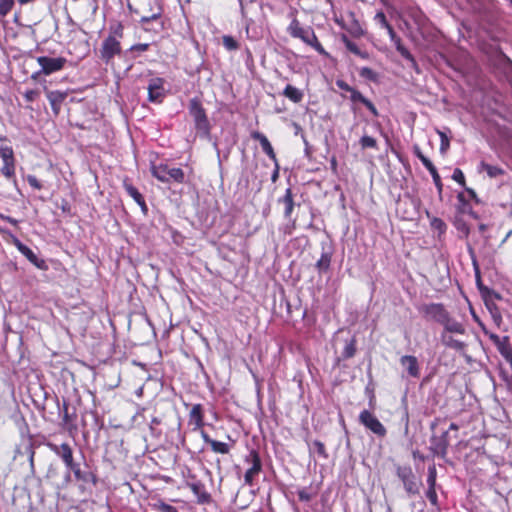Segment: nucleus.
Instances as JSON below:
<instances>
[{
  "instance_id": "obj_1",
  "label": "nucleus",
  "mask_w": 512,
  "mask_h": 512,
  "mask_svg": "<svg viewBox=\"0 0 512 512\" xmlns=\"http://www.w3.org/2000/svg\"><path fill=\"white\" fill-rule=\"evenodd\" d=\"M48 448L55 453L65 464L66 469L73 473L74 478L77 481L83 483L97 484V477L90 471H83L80 464L74 461L73 450L68 443H62L57 445L55 443L48 442Z\"/></svg>"
},
{
  "instance_id": "obj_2",
  "label": "nucleus",
  "mask_w": 512,
  "mask_h": 512,
  "mask_svg": "<svg viewBox=\"0 0 512 512\" xmlns=\"http://www.w3.org/2000/svg\"><path fill=\"white\" fill-rule=\"evenodd\" d=\"M189 113L193 117L197 134L204 139L210 138L211 125L206 115L205 109L197 98L189 101Z\"/></svg>"
},
{
  "instance_id": "obj_3",
  "label": "nucleus",
  "mask_w": 512,
  "mask_h": 512,
  "mask_svg": "<svg viewBox=\"0 0 512 512\" xmlns=\"http://www.w3.org/2000/svg\"><path fill=\"white\" fill-rule=\"evenodd\" d=\"M288 32L294 38H300L304 43L313 47L319 54L327 55V52L318 41L311 28H303L297 19H293L288 27Z\"/></svg>"
},
{
  "instance_id": "obj_4",
  "label": "nucleus",
  "mask_w": 512,
  "mask_h": 512,
  "mask_svg": "<svg viewBox=\"0 0 512 512\" xmlns=\"http://www.w3.org/2000/svg\"><path fill=\"white\" fill-rule=\"evenodd\" d=\"M152 175L163 183H183L185 174L181 168L170 167L167 164L152 165Z\"/></svg>"
},
{
  "instance_id": "obj_5",
  "label": "nucleus",
  "mask_w": 512,
  "mask_h": 512,
  "mask_svg": "<svg viewBox=\"0 0 512 512\" xmlns=\"http://www.w3.org/2000/svg\"><path fill=\"white\" fill-rule=\"evenodd\" d=\"M396 474L402 481L405 491L409 495H418L422 482L418 480L410 466H398Z\"/></svg>"
},
{
  "instance_id": "obj_6",
  "label": "nucleus",
  "mask_w": 512,
  "mask_h": 512,
  "mask_svg": "<svg viewBox=\"0 0 512 512\" xmlns=\"http://www.w3.org/2000/svg\"><path fill=\"white\" fill-rule=\"evenodd\" d=\"M277 202L284 206L283 215L284 218L288 221V224L285 226V233L291 234L292 231L296 228V219L292 218V214L296 206L292 189L287 188L284 195L278 198Z\"/></svg>"
},
{
  "instance_id": "obj_7",
  "label": "nucleus",
  "mask_w": 512,
  "mask_h": 512,
  "mask_svg": "<svg viewBox=\"0 0 512 512\" xmlns=\"http://www.w3.org/2000/svg\"><path fill=\"white\" fill-rule=\"evenodd\" d=\"M419 312L427 320L434 321L442 325L447 318L449 312L442 303L423 304L418 308Z\"/></svg>"
},
{
  "instance_id": "obj_8",
  "label": "nucleus",
  "mask_w": 512,
  "mask_h": 512,
  "mask_svg": "<svg viewBox=\"0 0 512 512\" xmlns=\"http://www.w3.org/2000/svg\"><path fill=\"white\" fill-rule=\"evenodd\" d=\"M244 462L250 465L244 475V481L245 484L252 486L254 484V478L262 471V462L259 453L254 449L251 450L249 454L245 456Z\"/></svg>"
},
{
  "instance_id": "obj_9",
  "label": "nucleus",
  "mask_w": 512,
  "mask_h": 512,
  "mask_svg": "<svg viewBox=\"0 0 512 512\" xmlns=\"http://www.w3.org/2000/svg\"><path fill=\"white\" fill-rule=\"evenodd\" d=\"M359 422L378 437H385L387 430L384 425L369 410H363L359 415Z\"/></svg>"
},
{
  "instance_id": "obj_10",
  "label": "nucleus",
  "mask_w": 512,
  "mask_h": 512,
  "mask_svg": "<svg viewBox=\"0 0 512 512\" xmlns=\"http://www.w3.org/2000/svg\"><path fill=\"white\" fill-rule=\"evenodd\" d=\"M121 54L120 41L115 36H108L102 43L100 49V58L109 63L116 55Z\"/></svg>"
},
{
  "instance_id": "obj_11",
  "label": "nucleus",
  "mask_w": 512,
  "mask_h": 512,
  "mask_svg": "<svg viewBox=\"0 0 512 512\" xmlns=\"http://www.w3.org/2000/svg\"><path fill=\"white\" fill-rule=\"evenodd\" d=\"M37 62L41 67V72L44 75H50L63 69L67 60L64 57L52 58L48 56H40L37 58Z\"/></svg>"
},
{
  "instance_id": "obj_12",
  "label": "nucleus",
  "mask_w": 512,
  "mask_h": 512,
  "mask_svg": "<svg viewBox=\"0 0 512 512\" xmlns=\"http://www.w3.org/2000/svg\"><path fill=\"white\" fill-rule=\"evenodd\" d=\"M165 80L160 77H153L148 82V100L153 103H161L165 97Z\"/></svg>"
},
{
  "instance_id": "obj_13",
  "label": "nucleus",
  "mask_w": 512,
  "mask_h": 512,
  "mask_svg": "<svg viewBox=\"0 0 512 512\" xmlns=\"http://www.w3.org/2000/svg\"><path fill=\"white\" fill-rule=\"evenodd\" d=\"M449 431H443L441 435H432L430 439V450L434 455H437L441 458H445L447 455L448 447H449V439H448Z\"/></svg>"
},
{
  "instance_id": "obj_14",
  "label": "nucleus",
  "mask_w": 512,
  "mask_h": 512,
  "mask_svg": "<svg viewBox=\"0 0 512 512\" xmlns=\"http://www.w3.org/2000/svg\"><path fill=\"white\" fill-rule=\"evenodd\" d=\"M400 365L412 378H419L421 368L417 357L413 355H404L400 358Z\"/></svg>"
},
{
  "instance_id": "obj_15",
  "label": "nucleus",
  "mask_w": 512,
  "mask_h": 512,
  "mask_svg": "<svg viewBox=\"0 0 512 512\" xmlns=\"http://www.w3.org/2000/svg\"><path fill=\"white\" fill-rule=\"evenodd\" d=\"M63 416H62V423L63 426L71 431L73 429H76V419H77V411L75 407H70L66 400L63 401V408H62Z\"/></svg>"
},
{
  "instance_id": "obj_16",
  "label": "nucleus",
  "mask_w": 512,
  "mask_h": 512,
  "mask_svg": "<svg viewBox=\"0 0 512 512\" xmlns=\"http://www.w3.org/2000/svg\"><path fill=\"white\" fill-rule=\"evenodd\" d=\"M251 137L252 139L258 141L261 145V148L263 150V152L274 162V163H277V157H276V154L274 152V149L270 143V141L268 140V138L261 132L259 131H253L251 133Z\"/></svg>"
},
{
  "instance_id": "obj_17",
  "label": "nucleus",
  "mask_w": 512,
  "mask_h": 512,
  "mask_svg": "<svg viewBox=\"0 0 512 512\" xmlns=\"http://www.w3.org/2000/svg\"><path fill=\"white\" fill-rule=\"evenodd\" d=\"M188 486L196 495L198 503L207 504L211 501V495L206 491L205 485L201 481L189 483Z\"/></svg>"
},
{
  "instance_id": "obj_18",
  "label": "nucleus",
  "mask_w": 512,
  "mask_h": 512,
  "mask_svg": "<svg viewBox=\"0 0 512 512\" xmlns=\"http://www.w3.org/2000/svg\"><path fill=\"white\" fill-rule=\"evenodd\" d=\"M123 186L127 194L133 198V200L140 206L142 212L146 214L148 211V207L146 205L144 197L138 191V189L127 181H124Z\"/></svg>"
},
{
  "instance_id": "obj_19",
  "label": "nucleus",
  "mask_w": 512,
  "mask_h": 512,
  "mask_svg": "<svg viewBox=\"0 0 512 512\" xmlns=\"http://www.w3.org/2000/svg\"><path fill=\"white\" fill-rule=\"evenodd\" d=\"M442 326L444 328L443 332L446 334L454 333L463 335L466 332L465 326L461 322L454 319L450 313L448 314Z\"/></svg>"
},
{
  "instance_id": "obj_20",
  "label": "nucleus",
  "mask_w": 512,
  "mask_h": 512,
  "mask_svg": "<svg viewBox=\"0 0 512 512\" xmlns=\"http://www.w3.org/2000/svg\"><path fill=\"white\" fill-rule=\"evenodd\" d=\"M189 424H193V430L196 431L204 426L202 406L200 404L193 405L189 413Z\"/></svg>"
},
{
  "instance_id": "obj_21",
  "label": "nucleus",
  "mask_w": 512,
  "mask_h": 512,
  "mask_svg": "<svg viewBox=\"0 0 512 512\" xmlns=\"http://www.w3.org/2000/svg\"><path fill=\"white\" fill-rule=\"evenodd\" d=\"M395 44H396V50L400 53V55L405 58L409 64H410V67L415 70L416 73H420V68L414 58V56L408 51L407 48H405L402 44H401V40L400 38H397L396 41H395Z\"/></svg>"
},
{
  "instance_id": "obj_22",
  "label": "nucleus",
  "mask_w": 512,
  "mask_h": 512,
  "mask_svg": "<svg viewBox=\"0 0 512 512\" xmlns=\"http://www.w3.org/2000/svg\"><path fill=\"white\" fill-rule=\"evenodd\" d=\"M440 340L445 347L454 349L456 351H462L466 347L464 342L454 339L452 336L446 334L445 332L441 333Z\"/></svg>"
},
{
  "instance_id": "obj_23",
  "label": "nucleus",
  "mask_w": 512,
  "mask_h": 512,
  "mask_svg": "<svg viewBox=\"0 0 512 512\" xmlns=\"http://www.w3.org/2000/svg\"><path fill=\"white\" fill-rule=\"evenodd\" d=\"M501 356L509 363L512 369V346L508 336H504V341L496 346Z\"/></svg>"
},
{
  "instance_id": "obj_24",
  "label": "nucleus",
  "mask_w": 512,
  "mask_h": 512,
  "mask_svg": "<svg viewBox=\"0 0 512 512\" xmlns=\"http://www.w3.org/2000/svg\"><path fill=\"white\" fill-rule=\"evenodd\" d=\"M341 40L344 43L347 50H349L351 53L361 57L362 59L369 58V53L367 51L360 50L357 44L351 41L346 35H342Z\"/></svg>"
},
{
  "instance_id": "obj_25",
  "label": "nucleus",
  "mask_w": 512,
  "mask_h": 512,
  "mask_svg": "<svg viewBox=\"0 0 512 512\" xmlns=\"http://www.w3.org/2000/svg\"><path fill=\"white\" fill-rule=\"evenodd\" d=\"M47 98L51 104L52 110L55 114L59 113L60 105L65 99V94L59 91H50L47 94Z\"/></svg>"
},
{
  "instance_id": "obj_26",
  "label": "nucleus",
  "mask_w": 512,
  "mask_h": 512,
  "mask_svg": "<svg viewBox=\"0 0 512 512\" xmlns=\"http://www.w3.org/2000/svg\"><path fill=\"white\" fill-rule=\"evenodd\" d=\"M331 259H332V255L330 252L323 251L321 253V257L316 262V265H315L319 274L326 273L329 270L330 265H331Z\"/></svg>"
},
{
  "instance_id": "obj_27",
  "label": "nucleus",
  "mask_w": 512,
  "mask_h": 512,
  "mask_svg": "<svg viewBox=\"0 0 512 512\" xmlns=\"http://www.w3.org/2000/svg\"><path fill=\"white\" fill-rule=\"evenodd\" d=\"M283 95L294 103L301 102L303 99V96H304V94L301 90H299L298 88H296L292 85H287L285 87V89L283 91Z\"/></svg>"
},
{
  "instance_id": "obj_28",
  "label": "nucleus",
  "mask_w": 512,
  "mask_h": 512,
  "mask_svg": "<svg viewBox=\"0 0 512 512\" xmlns=\"http://www.w3.org/2000/svg\"><path fill=\"white\" fill-rule=\"evenodd\" d=\"M21 253L37 268L47 269L45 261L38 258V256L28 246Z\"/></svg>"
},
{
  "instance_id": "obj_29",
  "label": "nucleus",
  "mask_w": 512,
  "mask_h": 512,
  "mask_svg": "<svg viewBox=\"0 0 512 512\" xmlns=\"http://www.w3.org/2000/svg\"><path fill=\"white\" fill-rule=\"evenodd\" d=\"M480 168L485 171L490 178H496L505 173L501 167L488 164L484 161L480 163Z\"/></svg>"
},
{
  "instance_id": "obj_30",
  "label": "nucleus",
  "mask_w": 512,
  "mask_h": 512,
  "mask_svg": "<svg viewBox=\"0 0 512 512\" xmlns=\"http://www.w3.org/2000/svg\"><path fill=\"white\" fill-rule=\"evenodd\" d=\"M2 160H3V167L1 169V172L6 178H11L15 174L14 156H12V158L2 159Z\"/></svg>"
},
{
  "instance_id": "obj_31",
  "label": "nucleus",
  "mask_w": 512,
  "mask_h": 512,
  "mask_svg": "<svg viewBox=\"0 0 512 512\" xmlns=\"http://www.w3.org/2000/svg\"><path fill=\"white\" fill-rule=\"evenodd\" d=\"M14 156L13 149L8 145V139L0 135V157L2 159L12 158Z\"/></svg>"
},
{
  "instance_id": "obj_32",
  "label": "nucleus",
  "mask_w": 512,
  "mask_h": 512,
  "mask_svg": "<svg viewBox=\"0 0 512 512\" xmlns=\"http://www.w3.org/2000/svg\"><path fill=\"white\" fill-rule=\"evenodd\" d=\"M356 353V339L352 338L348 342H346V345L342 352V358L343 359H349L352 358Z\"/></svg>"
},
{
  "instance_id": "obj_33",
  "label": "nucleus",
  "mask_w": 512,
  "mask_h": 512,
  "mask_svg": "<svg viewBox=\"0 0 512 512\" xmlns=\"http://www.w3.org/2000/svg\"><path fill=\"white\" fill-rule=\"evenodd\" d=\"M310 451L311 452L312 451L316 452L323 459H327L328 458V454L326 452L325 445H324V443H322L319 440H315V441L312 442V444L310 446Z\"/></svg>"
},
{
  "instance_id": "obj_34",
  "label": "nucleus",
  "mask_w": 512,
  "mask_h": 512,
  "mask_svg": "<svg viewBox=\"0 0 512 512\" xmlns=\"http://www.w3.org/2000/svg\"><path fill=\"white\" fill-rule=\"evenodd\" d=\"M210 446H211L212 451L215 453L228 454L230 451L229 444L220 442V441H216L214 439L211 442Z\"/></svg>"
},
{
  "instance_id": "obj_35",
  "label": "nucleus",
  "mask_w": 512,
  "mask_h": 512,
  "mask_svg": "<svg viewBox=\"0 0 512 512\" xmlns=\"http://www.w3.org/2000/svg\"><path fill=\"white\" fill-rule=\"evenodd\" d=\"M360 146L361 148L364 150V149H378V146H377V141L375 138L371 137V136H368V135H364L361 137L360 141Z\"/></svg>"
},
{
  "instance_id": "obj_36",
  "label": "nucleus",
  "mask_w": 512,
  "mask_h": 512,
  "mask_svg": "<svg viewBox=\"0 0 512 512\" xmlns=\"http://www.w3.org/2000/svg\"><path fill=\"white\" fill-rule=\"evenodd\" d=\"M426 497L428 498L429 502L432 506L436 508L437 511L440 510V506L438 503V496L436 493V487H428L426 491Z\"/></svg>"
},
{
  "instance_id": "obj_37",
  "label": "nucleus",
  "mask_w": 512,
  "mask_h": 512,
  "mask_svg": "<svg viewBox=\"0 0 512 512\" xmlns=\"http://www.w3.org/2000/svg\"><path fill=\"white\" fill-rule=\"evenodd\" d=\"M124 27L120 22L110 25L109 27V35L115 36L117 40L123 38Z\"/></svg>"
},
{
  "instance_id": "obj_38",
  "label": "nucleus",
  "mask_w": 512,
  "mask_h": 512,
  "mask_svg": "<svg viewBox=\"0 0 512 512\" xmlns=\"http://www.w3.org/2000/svg\"><path fill=\"white\" fill-rule=\"evenodd\" d=\"M222 40L223 46L229 51L237 50L239 48L238 42L232 36L224 35Z\"/></svg>"
},
{
  "instance_id": "obj_39",
  "label": "nucleus",
  "mask_w": 512,
  "mask_h": 512,
  "mask_svg": "<svg viewBox=\"0 0 512 512\" xmlns=\"http://www.w3.org/2000/svg\"><path fill=\"white\" fill-rule=\"evenodd\" d=\"M437 471L435 464L428 467L427 485L428 487H436Z\"/></svg>"
},
{
  "instance_id": "obj_40",
  "label": "nucleus",
  "mask_w": 512,
  "mask_h": 512,
  "mask_svg": "<svg viewBox=\"0 0 512 512\" xmlns=\"http://www.w3.org/2000/svg\"><path fill=\"white\" fill-rule=\"evenodd\" d=\"M14 6V0H0V15L6 16Z\"/></svg>"
},
{
  "instance_id": "obj_41",
  "label": "nucleus",
  "mask_w": 512,
  "mask_h": 512,
  "mask_svg": "<svg viewBox=\"0 0 512 512\" xmlns=\"http://www.w3.org/2000/svg\"><path fill=\"white\" fill-rule=\"evenodd\" d=\"M361 77L375 81L377 78V74L369 67H362L359 71Z\"/></svg>"
},
{
  "instance_id": "obj_42",
  "label": "nucleus",
  "mask_w": 512,
  "mask_h": 512,
  "mask_svg": "<svg viewBox=\"0 0 512 512\" xmlns=\"http://www.w3.org/2000/svg\"><path fill=\"white\" fill-rule=\"evenodd\" d=\"M160 18V13H154L150 16H143L141 17L140 19V23L144 26V29L145 30H151V28H149L148 25L150 22H153V21H158Z\"/></svg>"
},
{
  "instance_id": "obj_43",
  "label": "nucleus",
  "mask_w": 512,
  "mask_h": 512,
  "mask_svg": "<svg viewBox=\"0 0 512 512\" xmlns=\"http://www.w3.org/2000/svg\"><path fill=\"white\" fill-rule=\"evenodd\" d=\"M456 229L463 234L464 237H468L470 233V228L468 224L463 220H457L455 222Z\"/></svg>"
},
{
  "instance_id": "obj_44",
  "label": "nucleus",
  "mask_w": 512,
  "mask_h": 512,
  "mask_svg": "<svg viewBox=\"0 0 512 512\" xmlns=\"http://www.w3.org/2000/svg\"><path fill=\"white\" fill-rule=\"evenodd\" d=\"M453 180H455L457 183L461 184L462 186H465V176L461 169L456 168L453 171L452 175Z\"/></svg>"
},
{
  "instance_id": "obj_45",
  "label": "nucleus",
  "mask_w": 512,
  "mask_h": 512,
  "mask_svg": "<svg viewBox=\"0 0 512 512\" xmlns=\"http://www.w3.org/2000/svg\"><path fill=\"white\" fill-rule=\"evenodd\" d=\"M415 156L422 162L424 166H429L430 160L421 152L418 146H414L413 148Z\"/></svg>"
},
{
  "instance_id": "obj_46",
  "label": "nucleus",
  "mask_w": 512,
  "mask_h": 512,
  "mask_svg": "<svg viewBox=\"0 0 512 512\" xmlns=\"http://www.w3.org/2000/svg\"><path fill=\"white\" fill-rule=\"evenodd\" d=\"M26 180L34 189L40 190L43 188L41 182L34 175H27Z\"/></svg>"
},
{
  "instance_id": "obj_47",
  "label": "nucleus",
  "mask_w": 512,
  "mask_h": 512,
  "mask_svg": "<svg viewBox=\"0 0 512 512\" xmlns=\"http://www.w3.org/2000/svg\"><path fill=\"white\" fill-rule=\"evenodd\" d=\"M157 509L160 511V512H178V510L172 506V505H169L165 502H162L160 501L157 505H156Z\"/></svg>"
},
{
  "instance_id": "obj_48",
  "label": "nucleus",
  "mask_w": 512,
  "mask_h": 512,
  "mask_svg": "<svg viewBox=\"0 0 512 512\" xmlns=\"http://www.w3.org/2000/svg\"><path fill=\"white\" fill-rule=\"evenodd\" d=\"M350 93V99L352 102L363 103L364 99L366 98L360 91L356 90L355 88H353Z\"/></svg>"
},
{
  "instance_id": "obj_49",
  "label": "nucleus",
  "mask_w": 512,
  "mask_h": 512,
  "mask_svg": "<svg viewBox=\"0 0 512 512\" xmlns=\"http://www.w3.org/2000/svg\"><path fill=\"white\" fill-rule=\"evenodd\" d=\"M375 117H377L379 114H378V110L376 109L375 105L368 99V98H365L363 103H362Z\"/></svg>"
},
{
  "instance_id": "obj_50",
  "label": "nucleus",
  "mask_w": 512,
  "mask_h": 512,
  "mask_svg": "<svg viewBox=\"0 0 512 512\" xmlns=\"http://www.w3.org/2000/svg\"><path fill=\"white\" fill-rule=\"evenodd\" d=\"M433 228L439 230L440 232L446 229V224L439 218H434L431 222Z\"/></svg>"
},
{
  "instance_id": "obj_51",
  "label": "nucleus",
  "mask_w": 512,
  "mask_h": 512,
  "mask_svg": "<svg viewBox=\"0 0 512 512\" xmlns=\"http://www.w3.org/2000/svg\"><path fill=\"white\" fill-rule=\"evenodd\" d=\"M375 20H376V21H377V22H378V23H379L383 28L388 27V24H389V23H388V21H387V19H386L385 14H384L382 11L378 12V13L375 15Z\"/></svg>"
},
{
  "instance_id": "obj_52",
  "label": "nucleus",
  "mask_w": 512,
  "mask_h": 512,
  "mask_svg": "<svg viewBox=\"0 0 512 512\" xmlns=\"http://www.w3.org/2000/svg\"><path fill=\"white\" fill-rule=\"evenodd\" d=\"M439 134L441 138L440 151L444 153L449 148V139L446 137L444 133L440 132Z\"/></svg>"
},
{
  "instance_id": "obj_53",
  "label": "nucleus",
  "mask_w": 512,
  "mask_h": 512,
  "mask_svg": "<svg viewBox=\"0 0 512 512\" xmlns=\"http://www.w3.org/2000/svg\"><path fill=\"white\" fill-rule=\"evenodd\" d=\"M298 498L302 502H309L312 499V495L306 489H302L298 491Z\"/></svg>"
},
{
  "instance_id": "obj_54",
  "label": "nucleus",
  "mask_w": 512,
  "mask_h": 512,
  "mask_svg": "<svg viewBox=\"0 0 512 512\" xmlns=\"http://www.w3.org/2000/svg\"><path fill=\"white\" fill-rule=\"evenodd\" d=\"M336 85L339 89L343 90V91H346V92H351L353 90V87H351L348 83H346L344 80H340L338 79L336 81Z\"/></svg>"
},
{
  "instance_id": "obj_55",
  "label": "nucleus",
  "mask_w": 512,
  "mask_h": 512,
  "mask_svg": "<svg viewBox=\"0 0 512 512\" xmlns=\"http://www.w3.org/2000/svg\"><path fill=\"white\" fill-rule=\"evenodd\" d=\"M149 46L150 44L148 43H139V44H135L133 46H131L130 50L131 51H147L149 49Z\"/></svg>"
},
{
  "instance_id": "obj_56",
  "label": "nucleus",
  "mask_w": 512,
  "mask_h": 512,
  "mask_svg": "<svg viewBox=\"0 0 512 512\" xmlns=\"http://www.w3.org/2000/svg\"><path fill=\"white\" fill-rule=\"evenodd\" d=\"M37 96L38 92L36 90H28L24 94V97L28 102H33Z\"/></svg>"
},
{
  "instance_id": "obj_57",
  "label": "nucleus",
  "mask_w": 512,
  "mask_h": 512,
  "mask_svg": "<svg viewBox=\"0 0 512 512\" xmlns=\"http://www.w3.org/2000/svg\"><path fill=\"white\" fill-rule=\"evenodd\" d=\"M457 199H458L459 203L463 206L462 211L465 212L467 207H468V203H467V201L465 199L464 194L462 192L459 193L457 195Z\"/></svg>"
},
{
  "instance_id": "obj_58",
  "label": "nucleus",
  "mask_w": 512,
  "mask_h": 512,
  "mask_svg": "<svg viewBox=\"0 0 512 512\" xmlns=\"http://www.w3.org/2000/svg\"><path fill=\"white\" fill-rule=\"evenodd\" d=\"M432 178H433L435 186L437 187L439 194H441L443 185H442L441 178H440L439 174L433 176Z\"/></svg>"
},
{
  "instance_id": "obj_59",
  "label": "nucleus",
  "mask_w": 512,
  "mask_h": 512,
  "mask_svg": "<svg viewBox=\"0 0 512 512\" xmlns=\"http://www.w3.org/2000/svg\"><path fill=\"white\" fill-rule=\"evenodd\" d=\"M161 423V420L158 417H153L151 419V422L149 424V428L151 430V433L155 434V426L159 425Z\"/></svg>"
},
{
  "instance_id": "obj_60",
  "label": "nucleus",
  "mask_w": 512,
  "mask_h": 512,
  "mask_svg": "<svg viewBox=\"0 0 512 512\" xmlns=\"http://www.w3.org/2000/svg\"><path fill=\"white\" fill-rule=\"evenodd\" d=\"M489 338L494 343L495 346H498L500 343L504 341V337H500L496 334H490Z\"/></svg>"
},
{
  "instance_id": "obj_61",
  "label": "nucleus",
  "mask_w": 512,
  "mask_h": 512,
  "mask_svg": "<svg viewBox=\"0 0 512 512\" xmlns=\"http://www.w3.org/2000/svg\"><path fill=\"white\" fill-rule=\"evenodd\" d=\"M29 464H30V467H31V470L34 471V456H35V451L34 449L32 448V446H30L29 448Z\"/></svg>"
},
{
  "instance_id": "obj_62",
  "label": "nucleus",
  "mask_w": 512,
  "mask_h": 512,
  "mask_svg": "<svg viewBox=\"0 0 512 512\" xmlns=\"http://www.w3.org/2000/svg\"><path fill=\"white\" fill-rule=\"evenodd\" d=\"M199 430H200V434H201V437L204 440V442L210 445L211 442L213 441V439L204 430H202V429H199Z\"/></svg>"
},
{
  "instance_id": "obj_63",
  "label": "nucleus",
  "mask_w": 512,
  "mask_h": 512,
  "mask_svg": "<svg viewBox=\"0 0 512 512\" xmlns=\"http://www.w3.org/2000/svg\"><path fill=\"white\" fill-rule=\"evenodd\" d=\"M60 208L64 213H70L71 208L66 200H62Z\"/></svg>"
},
{
  "instance_id": "obj_64",
  "label": "nucleus",
  "mask_w": 512,
  "mask_h": 512,
  "mask_svg": "<svg viewBox=\"0 0 512 512\" xmlns=\"http://www.w3.org/2000/svg\"><path fill=\"white\" fill-rule=\"evenodd\" d=\"M14 245L17 247V249L22 252L27 246L24 245L19 239H14Z\"/></svg>"
}]
</instances>
